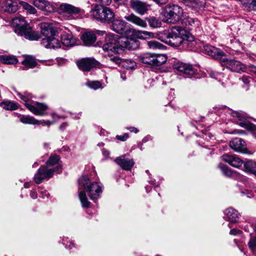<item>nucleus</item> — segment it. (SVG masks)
<instances>
[{
    "mask_svg": "<svg viewBox=\"0 0 256 256\" xmlns=\"http://www.w3.org/2000/svg\"><path fill=\"white\" fill-rule=\"evenodd\" d=\"M78 198L82 207L88 208L90 202L88 200L86 194L90 200L96 202L102 192V184L92 182L87 176H81L78 180Z\"/></svg>",
    "mask_w": 256,
    "mask_h": 256,
    "instance_id": "nucleus-1",
    "label": "nucleus"
},
{
    "mask_svg": "<svg viewBox=\"0 0 256 256\" xmlns=\"http://www.w3.org/2000/svg\"><path fill=\"white\" fill-rule=\"evenodd\" d=\"M139 46L140 42L137 40L110 34L105 38L102 48L104 51L118 52L119 50L124 49L136 50Z\"/></svg>",
    "mask_w": 256,
    "mask_h": 256,
    "instance_id": "nucleus-2",
    "label": "nucleus"
},
{
    "mask_svg": "<svg viewBox=\"0 0 256 256\" xmlns=\"http://www.w3.org/2000/svg\"><path fill=\"white\" fill-rule=\"evenodd\" d=\"M183 29L179 26H173L171 28L159 32L156 34V38L162 42L174 47H177L182 44L194 46L196 42L192 36L189 40H184L182 36Z\"/></svg>",
    "mask_w": 256,
    "mask_h": 256,
    "instance_id": "nucleus-3",
    "label": "nucleus"
},
{
    "mask_svg": "<svg viewBox=\"0 0 256 256\" xmlns=\"http://www.w3.org/2000/svg\"><path fill=\"white\" fill-rule=\"evenodd\" d=\"M12 24L14 32L18 35L24 36L30 40H37L40 38V34L32 30L30 26L22 17H16L12 19Z\"/></svg>",
    "mask_w": 256,
    "mask_h": 256,
    "instance_id": "nucleus-4",
    "label": "nucleus"
},
{
    "mask_svg": "<svg viewBox=\"0 0 256 256\" xmlns=\"http://www.w3.org/2000/svg\"><path fill=\"white\" fill-rule=\"evenodd\" d=\"M94 20L104 24H110L114 18V14L110 8L96 4L90 11Z\"/></svg>",
    "mask_w": 256,
    "mask_h": 256,
    "instance_id": "nucleus-5",
    "label": "nucleus"
},
{
    "mask_svg": "<svg viewBox=\"0 0 256 256\" xmlns=\"http://www.w3.org/2000/svg\"><path fill=\"white\" fill-rule=\"evenodd\" d=\"M54 172H61V167L58 165L55 168H49L46 166H41L34 174V180L37 184H41L44 180L51 178Z\"/></svg>",
    "mask_w": 256,
    "mask_h": 256,
    "instance_id": "nucleus-6",
    "label": "nucleus"
},
{
    "mask_svg": "<svg viewBox=\"0 0 256 256\" xmlns=\"http://www.w3.org/2000/svg\"><path fill=\"white\" fill-rule=\"evenodd\" d=\"M183 14V10L177 4L167 5L164 10V16L168 23L174 24L178 22Z\"/></svg>",
    "mask_w": 256,
    "mask_h": 256,
    "instance_id": "nucleus-7",
    "label": "nucleus"
},
{
    "mask_svg": "<svg viewBox=\"0 0 256 256\" xmlns=\"http://www.w3.org/2000/svg\"><path fill=\"white\" fill-rule=\"evenodd\" d=\"M139 59L143 64L153 67L164 64L167 60V56L165 54L146 53L140 56Z\"/></svg>",
    "mask_w": 256,
    "mask_h": 256,
    "instance_id": "nucleus-8",
    "label": "nucleus"
},
{
    "mask_svg": "<svg viewBox=\"0 0 256 256\" xmlns=\"http://www.w3.org/2000/svg\"><path fill=\"white\" fill-rule=\"evenodd\" d=\"M20 98L25 102V106L32 112L36 115L44 116L46 114L45 112L48 110V106L43 103H37L36 106H33L28 104L29 97L28 96L18 94Z\"/></svg>",
    "mask_w": 256,
    "mask_h": 256,
    "instance_id": "nucleus-9",
    "label": "nucleus"
},
{
    "mask_svg": "<svg viewBox=\"0 0 256 256\" xmlns=\"http://www.w3.org/2000/svg\"><path fill=\"white\" fill-rule=\"evenodd\" d=\"M221 65L230 71L236 72H244L246 70V66L238 60L234 59H228L224 58L221 60Z\"/></svg>",
    "mask_w": 256,
    "mask_h": 256,
    "instance_id": "nucleus-10",
    "label": "nucleus"
},
{
    "mask_svg": "<svg viewBox=\"0 0 256 256\" xmlns=\"http://www.w3.org/2000/svg\"><path fill=\"white\" fill-rule=\"evenodd\" d=\"M59 10L61 12L66 15L70 20L78 18L82 12L80 8L67 4H61Z\"/></svg>",
    "mask_w": 256,
    "mask_h": 256,
    "instance_id": "nucleus-11",
    "label": "nucleus"
},
{
    "mask_svg": "<svg viewBox=\"0 0 256 256\" xmlns=\"http://www.w3.org/2000/svg\"><path fill=\"white\" fill-rule=\"evenodd\" d=\"M78 68L84 72H90L92 68L97 66L99 62L93 58H83L77 60Z\"/></svg>",
    "mask_w": 256,
    "mask_h": 256,
    "instance_id": "nucleus-12",
    "label": "nucleus"
},
{
    "mask_svg": "<svg viewBox=\"0 0 256 256\" xmlns=\"http://www.w3.org/2000/svg\"><path fill=\"white\" fill-rule=\"evenodd\" d=\"M174 68L183 74L186 77H191L196 73V70L190 64L178 62L174 64Z\"/></svg>",
    "mask_w": 256,
    "mask_h": 256,
    "instance_id": "nucleus-13",
    "label": "nucleus"
},
{
    "mask_svg": "<svg viewBox=\"0 0 256 256\" xmlns=\"http://www.w3.org/2000/svg\"><path fill=\"white\" fill-rule=\"evenodd\" d=\"M182 26L183 32L186 30H192L200 26V22L198 19L186 16L182 20Z\"/></svg>",
    "mask_w": 256,
    "mask_h": 256,
    "instance_id": "nucleus-14",
    "label": "nucleus"
},
{
    "mask_svg": "<svg viewBox=\"0 0 256 256\" xmlns=\"http://www.w3.org/2000/svg\"><path fill=\"white\" fill-rule=\"evenodd\" d=\"M204 48L206 54L216 60H220L221 61L226 55L224 52L211 45L206 44Z\"/></svg>",
    "mask_w": 256,
    "mask_h": 256,
    "instance_id": "nucleus-15",
    "label": "nucleus"
},
{
    "mask_svg": "<svg viewBox=\"0 0 256 256\" xmlns=\"http://www.w3.org/2000/svg\"><path fill=\"white\" fill-rule=\"evenodd\" d=\"M33 4L36 8L47 14L55 11L54 5L46 0H34Z\"/></svg>",
    "mask_w": 256,
    "mask_h": 256,
    "instance_id": "nucleus-16",
    "label": "nucleus"
},
{
    "mask_svg": "<svg viewBox=\"0 0 256 256\" xmlns=\"http://www.w3.org/2000/svg\"><path fill=\"white\" fill-rule=\"evenodd\" d=\"M130 4L131 8L140 14H144L148 10L149 6L147 3L140 0H130Z\"/></svg>",
    "mask_w": 256,
    "mask_h": 256,
    "instance_id": "nucleus-17",
    "label": "nucleus"
},
{
    "mask_svg": "<svg viewBox=\"0 0 256 256\" xmlns=\"http://www.w3.org/2000/svg\"><path fill=\"white\" fill-rule=\"evenodd\" d=\"M230 147L236 152L246 153L247 150L245 142L240 138H233L230 142Z\"/></svg>",
    "mask_w": 256,
    "mask_h": 256,
    "instance_id": "nucleus-18",
    "label": "nucleus"
},
{
    "mask_svg": "<svg viewBox=\"0 0 256 256\" xmlns=\"http://www.w3.org/2000/svg\"><path fill=\"white\" fill-rule=\"evenodd\" d=\"M116 163L123 170H130L134 165V161L132 158H129L126 156H122L115 160Z\"/></svg>",
    "mask_w": 256,
    "mask_h": 256,
    "instance_id": "nucleus-19",
    "label": "nucleus"
},
{
    "mask_svg": "<svg viewBox=\"0 0 256 256\" xmlns=\"http://www.w3.org/2000/svg\"><path fill=\"white\" fill-rule=\"evenodd\" d=\"M221 158L223 161L235 168H239L243 164V161L236 155L225 154L222 155Z\"/></svg>",
    "mask_w": 256,
    "mask_h": 256,
    "instance_id": "nucleus-20",
    "label": "nucleus"
},
{
    "mask_svg": "<svg viewBox=\"0 0 256 256\" xmlns=\"http://www.w3.org/2000/svg\"><path fill=\"white\" fill-rule=\"evenodd\" d=\"M18 2L12 0H4L1 2V6L4 12L14 13L18 10Z\"/></svg>",
    "mask_w": 256,
    "mask_h": 256,
    "instance_id": "nucleus-21",
    "label": "nucleus"
},
{
    "mask_svg": "<svg viewBox=\"0 0 256 256\" xmlns=\"http://www.w3.org/2000/svg\"><path fill=\"white\" fill-rule=\"evenodd\" d=\"M41 44L44 46L48 48H60L61 46L60 42L54 36L42 38Z\"/></svg>",
    "mask_w": 256,
    "mask_h": 256,
    "instance_id": "nucleus-22",
    "label": "nucleus"
},
{
    "mask_svg": "<svg viewBox=\"0 0 256 256\" xmlns=\"http://www.w3.org/2000/svg\"><path fill=\"white\" fill-rule=\"evenodd\" d=\"M41 32L46 36L45 38L54 36L56 31L52 26V24L48 23H42L41 24Z\"/></svg>",
    "mask_w": 256,
    "mask_h": 256,
    "instance_id": "nucleus-23",
    "label": "nucleus"
},
{
    "mask_svg": "<svg viewBox=\"0 0 256 256\" xmlns=\"http://www.w3.org/2000/svg\"><path fill=\"white\" fill-rule=\"evenodd\" d=\"M112 29L116 32L122 34L125 32L126 23L122 20L116 19L114 18L112 20Z\"/></svg>",
    "mask_w": 256,
    "mask_h": 256,
    "instance_id": "nucleus-24",
    "label": "nucleus"
},
{
    "mask_svg": "<svg viewBox=\"0 0 256 256\" xmlns=\"http://www.w3.org/2000/svg\"><path fill=\"white\" fill-rule=\"evenodd\" d=\"M225 216L224 217L226 220L232 222H236L238 221L239 215L238 211L232 208H229L225 210Z\"/></svg>",
    "mask_w": 256,
    "mask_h": 256,
    "instance_id": "nucleus-25",
    "label": "nucleus"
},
{
    "mask_svg": "<svg viewBox=\"0 0 256 256\" xmlns=\"http://www.w3.org/2000/svg\"><path fill=\"white\" fill-rule=\"evenodd\" d=\"M82 40L84 45L91 46L94 45L96 41V36L93 32H85L82 36Z\"/></svg>",
    "mask_w": 256,
    "mask_h": 256,
    "instance_id": "nucleus-26",
    "label": "nucleus"
},
{
    "mask_svg": "<svg viewBox=\"0 0 256 256\" xmlns=\"http://www.w3.org/2000/svg\"><path fill=\"white\" fill-rule=\"evenodd\" d=\"M124 18L128 21L131 22L142 28H146L147 26V24L144 20L142 19L141 18L133 14L126 16H124Z\"/></svg>",
    "mask_w": 256,
    "mask_h": 256,
    "instance_id": "nucleus-27",
    "label": "nucleus"
},
{
    "mask_svg": "<svg viewBox=\"0 0 256 256\" xmlns=\"http://www.w3.org/2000/svg\"><path fill=\"white\" fill-rule=\"evenodd\" d=\"M22 64L24 66L21 68L23 70H27L28 68H33L37 66L36 58L32 56H27L25 58Z\"/></svg>",
    "mask_w": 256,
    "mask_h": 256,
    "instance_id": "nucleus-28",
    "label": "nucleus"
},
{
    "mask_svg": "<svg viewBox=\"0 0 256 256\" xmlns=\"http://www.w3.org/2000/svg\"><path fill=\"white\" fill-rule=\"evenodd\" d=\"M122 60L118 56L108 55L106 58L107 66L110 68H116V66L122 64Z\"/></svg>",
    "mask_w": 256,
    "mask_h": 256,
    "instance_id": "nucleus-29",
    "label": "nucleus"
},
{
    "mask_svg": "<svg viewBox=\"0 0 256 256\" xmlns=\"http://www.w3.org/2000/svg\"><path fill=\"white\" fill-rule=\"evenodd\" d=\"M76 42V38L70 33L66 34L62 36V43L66 46H74Z\"/></svg>",
    "mask_w": 256,
    "mask_h": 256,
    "instance_id": "nucleus-30",
    "label": "nucleus"
},
{
    "mask_svg": "<svg viewBox=\"0 0 256 256\" xmlns=\"http://www.w3.org/2000/svg\"><path fill=\"white\" fill-rule=\"evenodd\" d=\"M0 61L5 64H14L18 63L16 57L12 55H0Z\"/></svg>",
    "mask_w": 256,
    "mask_h": 256,
    "instance_id": "nucleus-31",
    "label": "nucleus"
},
{
    "mask_svg": "<svg viewBox=\"0 0 256 256\" xmlns=\"http://www.w3.org/2000/svg\"><path fill=\"white\" fill-rule=\"evenodd\" d=\"M244 170L256 176V162L249 160L244 164Z\"/></svg>",
    "mask_w": 256,
    "mask_h": 256,
    "instance_id": "nucleus-32",
    "label": "nucleus"
},
{
    "mask_svg": "<svg viewBox=\"0 0 256 256\" xmlns=\"http://www.w3.org/2000/svg\"><path fill=\"white\" fill-rule=\"evenodd\" d=\"M60 161V157L56 155L52 156L46 162L47 167L52 168V166H54L55 168L58 165H59L62 168L61 165L58 163Z\"/></svg>",
    "mask_w": 256,
    "mask_h": 256,
    "instance_id": "nucleus-33",
    "label": "nucleus"
},
{
    "mask_svg": "<svg viewBox=\"0 0 256 256\" xmlns=\"http://www.w3.org/2000/svg\"><path fill=\"white\" fill-rule=\"evenodd\" d=\"M150 26L153 28H158L161 26L162 22L160 20L154 16H150L146 18Z\"/></svg>",
    "mask_w": 256,
    "mask_h": 256,
    "instance_id": "nucleus-34",
    "label": "nucleus"
},
{
    "mask_svg": "<svg viewBox=\"0 0 256 256\" xmlns=\"http://www.w3.org/2000/svg\"><path fill=\"white\" fill-rule=\"evenodd\" d=\"M18 4L22 6L26 10L27 12H28L30 14H35L36 13V9L28 3L19 0Z\"/></svg>",
    "mask_w": 256,
    "mask_h": 256,
    "instance_id": "nucleus-35",
    "label": "nucleus"
},
{
    "mask_svg": "<svg viewBox=\"0 0 256 256\" xmlns=\"http://www.w3.org/2000/svg\"><path fill=\"white\" fill-rule=\"evenodd\" d=\"M21 122L24 124H30L36 125V119L30 116H22L20 119Z\"/></svg>",
    "mask_w": 256,
    "mask_h": 256,
    "instance_id": "nucleus-36",
    "label": "nucleus"
},
{
    "mask_svg": "<svg viewBox=\"0 0 256 256\" xmlns=\"http://www.w3.org/2000/svg\"><path fill=\"white\" fill-rule=\"evenodd\" d=\"M135 32L138 36L142 39H146L154 36V34L152 32L145 30H137L135 31Z\"/></svg>",
    "mask_w": 256,
    "mask_h": 256,
    "instance_id": "nucleus-37",
    "label": "nucleus"
},
{
    "mask_svg": "<svg viewBox=\"0 0 256 256\" xmlns=\"http://www.w3.org/2000/svg\"><path fill=\"white\" fill-rule=\"evenodd\" d=\"M218 167L223 174L228 177H232L234 174V172L223 164H220Z\"/></svg>",
    "mask_w": 256,
    "mask_h": 256,
    "instance_id": "nucleus-38",
    "label": "nucleus"
},
{
    "mask_svg": "<svg viewBox=\"0 0 256 256\" xmlns=\"http://www.w3.org/2000/svg\"><path fill=\"white\" fill-rule=\"evenodd\" d=\"M3 108L6 110H15L18 108V106L16 104L11 102H5L2 104Z\"/></svg>",
    "mask_w": 256,
    "mask_h": 256,
    "instance_id": "nucleus-39",
    "label": "nucleus"
},
{
    "mask_svg": "<svg viewBox=\"0 0 256 256\" xmlns=\"http://www.w3.org/2000/svg\"><path fill=\"white\" fill-rule=\"evenodd\" d=\"M248 246L252 252L253 254H255L256 252V236H250Z\"/></svg>",
    "mask_w": 256,
    "mask_h": 256,
    "instance_id": "nucleus-40",
    "label": "nucleus"
},
{
    "mask_svg": "<svg viewBox=\"0 0 256 256\" xmlns=\"http://www.w3.org/2000/svg\"><path fill=\"white\" fill-rule=\"evenodd\" d=\"M240 126L249 130H256V126L248 121L241 122Z\"/></svg>",
    "mask_w": 256,
    "mask_h": 256,
    "instance_id": "nucleus-41",
    "label": "nucleus"
},
{
    "mask_svg": "<svg viewBox=\"0 0 256 256\" xmlns=\"http://www.w3.org/2000/svg\"><path fill=\"white\" fill-rule=\"evenodd\" d=\"M210 76L218 81H221L224 78V74L223 73L218 72L214 70H210L208 72Z\"/></svg>",
    "mask_w": 256,
    "mask_h": 256,
    "instance_id": "nucleus-42",
    "label": "nucleus"
},
{
    "mask_svg": "<svg viewBox=\"0 0 256 256\" xmlns=\"http://www.w3.org/2000/svg\"><path fill=\"white\" fill-rule=\"evenodd\" d=\"M86 86L92 89L97 90L101 88L102 84L98 81H88L86 83Z\"/></svg>",
    "mask_w": 256,
    "mask_h": 256,
    "instance_id": "nucleus-43",
    "label": "nucleus"
},
{
    "mask_svg": "<svg viewBox=\"0 0 256 256\" xmlns=\"http://www.w3.org/2000/svg\"><path fill=\"white\" fill-rule=\"evenodd\" d=\"M122 66L126 67L127 69H133L136 66V62L132 60H122Z\"/></svg>",
    "mask_w": 256,
    "mask_h": 256,
    "instance_id": "nucleus-44",
    "label": "nucleus"
},
{
    "mask_svg": "<svg viewBox=\"0 0 256 256\" xmlns=\"http://www.w3.org/2000/svg\"><path fill=\"white\" fill-rule=\"evenodd\" d=\"M192 7H195L196 8H200L202 7L206 4L205 0H192L190 2Z\"/></svg>",
    "mask_w": 256,
    "mask_h": 256,
    "instance_id": "nucleus-45",
    "label": "nucleus"
},
{
    "mask_svg": "<svg viewBox=\"0 0 256 256\" xmlns=\"http://www.w3.org/2000/svg\"><path fill=\"white\" fill-rule=\"evenodd\" d=\"M148 45L150 48L156 49L160 48L162 45L158 42L152 40L148 42Z\"/></svg>",
    "mask_w": 256,
    "mask_h": 256,
    "instance_id": "nucleus-46",
    "label": "nucleus"
},
{
    "mask_svg": "<svg viewBox=\"0 0 256 256\" xmlns=\"http://www.w3.org/2000/svg\"><path fill=\"white\" fill-rule=\"evenodd\" d=\"M55 122L54 121H50V120H36V125H40L41 124L43 126H50L51 124H54Z\"/></svg>",
    "mask_w": 256,
    "mask_h": 256,
    "instance_id": "nucleus-47",
    "label": "nucleus"
},
{
    "mask_svg": "<svg viewBox=\"0 0 256 256\" xmlns=\"http://www.w3.org/2000/svg\"><path fill=\"white\" fill-rule=\"evenodd\" d=\"M128 138V134L125 133L122 136L117 135L116 138L120 141L124 142Z\"/></svg>",
    "mask_w": 256,
    "mask_h": 256,
    "instance_id": "nucleus-48",
    "label": "nucleus"
},
{
    "mask_svg": "<svg viewBox=\"0 0 256 256\" xmlns=\"http://www.w3.org/2000/svg\"><path fill=\"white\" fill-rule=\"evenodd\" d=\"M95 0L98 2L101 3L103 5H106V6L110 5L112 2V0Z\"/></svg>",
    "mask_w": 256,
    "mask_h": 256,
    "instance_id": "nucleus-49",
    "label": "nucleus"
},
{
    "mask_svg": "<svg viewBox=\"0 0 256 256\" xmlns=\"http://www.w3.org/2000/svg\"><path fill=\"white\" fill-rule=\"evenodd\" d=\"M50 115H51V116L52 117V118L54 120L53 121H54L55 122H56L55 120H58L60 118H64V117L62 116H60L56 113H52V114H51Z\"/></svg>",
    "mask_w": 256,
    "mask_h": 256,
    "instance_id": "nucleus-50",
    "label": "nucleus"
},
{
    "mask_svg": "<svg viewBox=\"0 0 256 256\" xmlns=\"http://www.w3.org/2000/svg\"><path fill=\"white\" fill-rule=\"evenodd\" d=\"M250 78L249 76H244L241 79L242 81L244 82V83L245 84H248L250 82Z\"/></svg>",
    "mask_w": 256,
    "mask_h": 256,
    "instance_id": "nucleus-51",
    "label": "nucleus"
},
{
    "mask_svg": "<svg viewBox=\"0 0 256 256\" xmlns=\"http://www.w3.org/2000/svg\"><path fill=\"white\" fill-rule=\"evenodd\" d=\"M241 232L242 231L240 230L234 228L230 230V234L236 235L237 234H240Z\"/></svg>",
    "mask_w": 256,
    "mask_h": 256,
    "instance_id": "nucleus-52",
    "label": "nucleus"
},
{
    "mask_svg": "<svg viewBox=\"0 0 256 256\" xmlns=\"http://www.w3.org/2000/svg\"><path fill=\"white\" fill-rule=\"evenodd\" d=\"M68 126V123L67 122H63L62 124H60V126L59 127V128L60 130L63 131L66 129V128Z\"/></svg>",
    "mask_w": 256,
    "mask_h": 256,
    "instance_id": "nucleus-53",
    "label": "nucleus"
},
{
    "mask_svg": "<svg viewBox=\"0 0 256 256\" xmlns=\"http://www.w3.org/2000/svg\"><path fill=\"white\" fill-rule=\"evenodd\" d=\"M93 32H94V34H95V36L96 34L102 36L106 34V32L104 30H96L95 31H94Z\"/></svg>",
    "mask_w": 256,
    "mask_h": 256,
    "instance_id": "nucleus-54",
    "label": "nucleus"
},
{
    "mask_svg": "<svg viewBox=\"0 0 256 256\" xmlns=\"http://www.w3.org/2000/svg\"><path fill=\"white\" fill-rule=\"evenodd\" d=\"M30 196L33 199H36L37 198V194L36 190H32L30 192Z\"/></svg>",
    "mask_w": 256,
    "mask_h": 256,
    "instance_id": "nucleus-55",
    "label": "nucleus"
},
{
    "mask_svg": "<svg viewBox=\"0 0 256 256\" xmlns=\"http://www.w3.org/2000/svg\"><path fill=\"white\" fill-rule=\"evenodd\" d=\"M40 194H42V196L43 198H44L45 196L48 198L49 196V194L46 190L40 191Z\"/></svg>",
    "mask_w": 256,
    "mask_h": 256,
    "instance_id": "nucleus-56",
    "label": "nucleus"
},
{
    "mask_svg": "<svg viewBox=\"0 0 256 256\" xmlns=\"http://www.w3.org/2000/svg\"><path fill=\"white\" fill-rule=\"evenodd\" d=\"M131 132H134L135 133H137L138 132V130L134 127H130L128 128Z\"/></svg>",
    "mask_w": 256,
    "mask_h": 256,
    "instance_id": "nucleus-57",
    "label": "nucleus"
},
{
    "mask_svg": "<svg viewBox=\"0 0 256 256\" xmlns=\"http://www.w3.org/2000/svg\"><path fill=\"white\" fill-rule=\"evenodd\" d=\"M250 70L252 72L256 73V66L254 65H250Z\"/></svg>",
    "mask_w": 256,
    "mask_h": 256,
    "instance_id": "nucleus-58",
    "label": "nucleus"
},
{
    "mask_svg": "<svg viewBox=\"0 0 256 256\" xmlns=\"http://www.w3.org/2000/svg\"><path fill=\"white\" fill-rule=\"evenodd\" d=\"M109 154H110V152H109L108 150H104V149L102 150V154L105 156H108L109 155Z\"/></svg>",
    "mask_w": 256,
    "mask_h": 256,
    "instance_id": "nucleus-59",
    "label": "nucleus"
},
{
    "mask_svg": "<svg viewBox=\"0 0 256 256\" xmlns=\"http://www.w3.org/2000/svg\"><path fill=\"white\" fill-rule=\"evenodd\" d=\"M121 78L122 79V80H126V77L124 74H122L120 76Z\"/></svg>",
    "mask_w": 256,
    "mask_h": 256,
    "instance_id": "nucleus-60",
    "label": "nucleus"
},
{
    "mask_svg": "<svg viewBox=\"0 0 256 256\" xmlns=\"http://www.w3.org/2000/svg\"><path fill=\"white\" fill-rule=\"evenodd\" d=\"M24 186L26 188H28L30 187V184H28V182L24 183Z\"/></svg>",
    "mask_w": 256,
    "mask_h": 256,
    "instance_id": "nucleus-61",
    "label": "nucleus"
},
{
    "mask_svg": "<svg viewBox=\"0 0 256 256\" xmlns=\"http://www.w3.org/2000/svg\"><path fill=\"white\" fill-rule=\"evenodd\" d=\"M78 116H75L74 117V118L76 119H79L80 118V116H81V112L79 113L78 114Z\"/></svg>",
    "mask_w": 256,
    "mask_h": 256,
    "instance_id": "nucleus-62",
    "label": "nucleus"
},
{
    "mask_svg": "<svg viewBox=\"0 0 256 256\" xmlns=\"http://www.w3.org/2000/svg\"><path fill=\"white\" fill-rule=\"evenodd\" d=\"M38 166V163L36 162H35L34 164L32 165L33 168H35L36 166Z\"/></svg>",
    "mask_w": 256,
    "mask_h": 256,
    "instance_id": "nucleus-63",
    "label": "nucleus"
},
{
    "mask_svg": "<svg viewBox=\"0 0 256 256\" xmlns=\"http://www.w3.org/2000/svg\"><path fill=\"white\" fill-rule=\"evenodd\" d=\"M183 0V2H185L186 4V2H191V1H192V0Z\"/></svg>",
    "mask_w": 256,
    "mask_h": 256,
    "instance_id": "nucleus-64",
    "label": "nucleus"
}]
</instances>
